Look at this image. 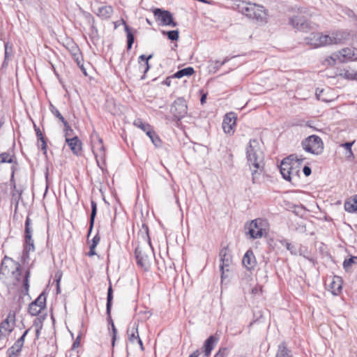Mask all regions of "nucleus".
Wrapping results in <instances>:
<instances>
[{"instance_id":"nucleus-1","label":"nucleus","mask_w":357,"mask_h":357,"mask_svg":"<svg viewBox=\"0 0 357 357\" xmlns=\"http://www.w3.org/2000/svg\"><path fill=\"white\" fill-rule=\"evenodd\" d=\"M246 156L249 165L255 168L252 172V179L255 183L257 182V175H259L264 169L263 153L259 147V142L257 139H251L250 140L246 150Z\"/></svg>"},{"instance_id":"nucleus-2","label":"nucleus","mask_w":357,"mask_h":357,"mask_svg":"<svg viewBox=\"0 0 357 357\" xmlns=\"http://www.w3.org/2000/svg\"><path fill=\"white\" fill-rule=\"evenodd\" d=\"M302 147L307 153L320 155L324 151L322 139L316 135H312L302 141Z\"/></svg>"},{"instance_id":"nucleus-3","label":"nucleus","mask_w":357,"mask_h":357,"mask_svg":"<svg viewBox=\"0 0 357 357\" xmlns=\"http://www.w3.org/2000/svg\"><path fill=\"white\" fill-rule=\"evenodd\" d=\"M340 63H345L349 61H357V50L353 47H346L338 53L333 54L327 59L330 65H335L336 61Z\"/></svg>"},{"instance_id":"nucleus-4","label":"nucleus","mask_w":357,"mask_h":357,"mask_svg":"<svg viewBox=\"0 0 357 357\" xmlns=\"http://www.w3.org/2000/svg\"><path fill=\"white\" fill-rule=\"evenodd\" d=\"M267 222L261 218H257L252 220L248 227L246 234L250 235V238L257 239L261 238L266 233V227Z\"/></svg>"},{"instance_id":"nucleus-5","label":"nucleus","mask_w":357,"mask_h":357,"mask_svg":"<svg viewBox=\"0 0 357 357\" xmlns=\"http://www.w3.org/2000/svg\"><path fill=\"white\" fill-rule=\"evenodd\" d=\"M187 112L188 106L185 100L182 97L176 99L171 107V113L177 124L187 114Z\"/></svg>"},{"instance_id":"nucleus-6","label":"nucleus","mask_w":357,"mask_h":357,"mask_svg":"<svg viewBox=\"0 0 357 357\" xmlns=\"http://www.w3.org/2000/svg\"><path fill=\"white\" fill-rule=\"evenodd\" d=\"M153 13L156 21H160V24L162 26L175 27L178 25L177 22H174L172 14L169 10L156 8L153 10Z\"/></svg>"},{"instance_id":"nucleus-7","label":"nucleus","mask_w":357,"mask_h":357,"mask_svg":"<svg viewBox=\"0 0 357 357\" xmlns=\"http://www.w3.org/2000/svg\"><path fill=\"white\" fill-rule=\"evenodd\" d=\"M219 256L220 258V269L221 271V278L223 280L228 277L227 273L229 271V267L231 264L232 259L231 255L229 254L227 247H224L220 250Z\"/></svg>"},{"instance_id":"nucleus-8","label":"nucleus","mask_w":357,"mask_h":357,"mask_svg":"<svg viewBox=\"0 0 357 357\" xmlns=\"http://www.w3.org/2000/svg\"><path fill=\"white\" fill-rule=\"evenodd\" d=\"M93 146L92 150L93 153L96 159L98 165L100 167L98 158L101 159H104L105 156V146L102 143V139L100 137V136L97 133H94L91 135Z\"/></svg>"},{"instance_id":"nucleus-9","label":"nucleus","mask_w":357,"mask_h":357,"mask_svg":"<svg viewBox=\"0 0 357 357\" xmlns=\"http://www.w3.org/2000/svg\"><path fill=\"white\" fill-rule=\"evenodd\" d=\"M46 307V296L42 292L38 298L31 302L28 308L29 313L32 316L38 315Z\"/></svg>"},{"instance_id":"nucleus-10","label":"nucleus","mask_w":357,"mask_h":357,"mask_svg":"<svg viewBox=\"0 0 357 357\" xmlns=\"http://www.w3.org/2000/svg\"><path fill=\"white\" fill-rule=\"evenodd\" d=\"M289 24L298 31L307 32L312 29L311 22L304 16H294L289 19Z\"/></svg>"},{"instance_id":"nucleus-11","label":"nucleus","mask_w":357,"mask_h":357,"mask_svg":"<svg viewBox=\"0 0 357 357\" xmlns=\"http://www.w3.org/2000/svg\"><path fill=\"white\" fill-rule=\"evenodd\" d=\"M294 158H296V156L289 155L288 157L284 158L281 164L280 165V172L282 176V178L289 182H291V163L289 162V160H292Z\"/></svg>"},{"instance_id":"nucleus-12","label":"nucleus","mask_w":357,"mask_h":357,"mask_svg":"<svg viewBox=\"0 0 357 357\" xmlns=\"http://www.w3.org/2000/svg\"><path fill=\"white\" fill-rule=\"evenodd\" d=\"M15 321V312H10L5 320H3L0 324V339L3 336L6 337V334H3L4 332H7L10 333L12 332L13 328L11 326L10 323L13 324Z\"/></svg>"},{"instance_id":"nucleus-13","label":"nucleus","mask_w":357,"mask_h":357,"mask_svg":"<svg viewBox=\"0 0 357 357\" xmlns=\"http://www.w3.org/2000/svg\"><path fill=\"white\" fill-rule=\"evenodd\" d=\"M236 114L234 112L226 114L222 122V128L226 133L234 132V128L236 126Z\"/></svg>"},{"instance_id":"nucleus-14","label":"nucleus","mask_w":357,"mask_h":357,"mask_svg":"<svg viewBox=\"0 0 357 357\" xmlns=\"http://www.w3.org/2000/svg\"><path fill=\"white\" fill-rule=\"evenodd\" d=\"M267 12L264 6L256 4L255 10L252 13L250 19L255 20L257 22L265 24L267 22Z\"/></svg>"},{"instance_id":"nucleus-15","label":"nucleus","mask_w":357,"mask_h":357,"mask_svg":"<svg viewBox=\"0 0 357 357\" xmlns=\"http://www.w3.org/2000/svg\"><path fill=\"white\" fill-rule=\"evenodd\" d=\"M153 56V54H149V56H146L145 54H142L138 57V63L139 65V70L143 71L144 74L141 77L140 79L143 80L145 79L146 73L149 70L151 66L149 64V60L151 59Z\"/></svg>"},{"instance_id":"nucleus-16","label":"nucleus","mask_w":357,"mask_h":357,"mask_svg":"<svg viewBox=\"0 0 357 357\" xmlns=\"http://www.w3.org/2000/svg\"><path fill=\"white\" fill-rule=\"evenodd\" d=\"M66 142L74 154L77 155L80 154L82 144L77 136H74L72 138L66 137Z\"/></svg>"},{"instance_id":"nucleus-17","label":"nucleus","mask_w":357,"mask_h":357,"mask_svg":"<svg viewBox=\"0 0 357 357\" xmlns=\"http://www.w3.org/2000/svg\"><path fill=\"white\" fill-rule=\"evenodd\" d=\"M219 338L215 335H210L204 342L203 345V351L206 356H208L212 350L214 349L215 344L218 343Z\"/></svg>"},{"instance_id":"nucleus-18","label":"nucleus","mask_w":357,"mask_h":357,"mask_svg":"<svg viewBox=\"0 0 357 357\" xmlns=\"http://www.w3.org/2000/svg\"><path fill=\"white\" fill-rule=\"evenodd\" d=\"M255 3L242 1L237 4V10L239 13L245 15L248 18L251 17L252 13L255 10Z\"/></svg>"},{"instance_id":"nucleus-19","label":"nucleus","mask_w":357,"mask_h":357,"mask_svg":"<svg viewBox=\"0 0 357 357\" xmlns=\"http://www.w3.org/2000/svg\"><path fill=\"white\" fill-rule=\"evenodd\" d=\"M242 263L248 270L254 268L256 264V259L252 250H248L245 252L243 257Z\"/></svg>"},{"instance_id":"nucleus-20","label":"nucleus","mask_w":357,"mask_h":357,"mask_svg":"<svg viewBox=\"0 0 357 357\" xmlns=\"http://www.w3.org/2000/svg\"><path fill=\"white\" fill-rule=\"evenodd\" d=\"M349 33L344 31H337L333 32L330 36L331 38V45L333 44H340L348 39Z\"/></svg>"},{"instance_id":"nucleus-21","label":"nucleus","mask_w":357,"mask_h":357,"mask_svg":"<svg viewBox=\"0 0 357 357\" xmlns=\"http://www.w3.org/2000/svg\"><path fill=\"white\" fill-rule=\"evenodd\" d=\"M313 39L315 40L314 45L316 47L331 45L332 40L329 35H322L317 33L314 34Z\"/></svg>"},{"instance_id":"nucleus-22","label":"nucleus","mask_w":357,"mask_h":357,"mask_svg":"<svg viewBox=\"0 0 357 357\" xmlns=\"http://www.w3.org/2000/svg\"><path fill=\"white\" fill-rule=\"evenodd\" d=\"M135 256L137 264L142 268H146L147 266L148 257L142 252L139 247L135 248Z\"/></svg>"},{"instance_id":"nucleus-23","label":"nucleus","mask_w":357,"mask_h":357,"mask_svg":"<svg viewBox=\"0 0 357 357\" xmlns=\"http://www.w3.org/2000/svg\"><path fill=\"white\" fill-rule=\"evenodd\" d=\"M68 50L77 65H79L83 61V57L79 47L74 43L69 44Z\"/></svg>"},{"instance_id":"nucleus-24","label":"nucleus","mask_w":357,"mask_h":357,"mask_svg":"<svg viewBox=\"0 0 357 357\" xmlns=\"http://www.w3.org/2000/svg\"><path fill=\"white\" fill-rule=\"evenodd\" d=\"M121 22L124 25V30L126 33L127 37V50H130L132 48L133 43L135 41V36L131 31V29L126 24V21L123 19L121 20Z\"/></svg>"},{"instance_id":"nucleus-25","label":"nucleus","mask_w":357,"mask_h":357,"mask_svg":"<svg viewBox=\"0 0 357 357\" xmlns=\"http://www.w3.org/2000/svg\"><path fill=\"white\" fill-rule=\"evenodd\" d=\"M344 209L349 213H354L357 211V195L347 199L344 205Z\"/></svg>"},{"instance_id":"nucleus-26","label":"nucleus","mask_w":357,"mask_h":357,"mask_svg":"<svg viewBox=\"0 0 357 357\" xmlns=\"http://www.w3.org/2000/svg\"><path fill=\"white\" fill-rule=\"evenodd\" d=\"M113 13V8L110 6H103L98 8L96 15L102 20H106L111 17Z\"/></svg>"},{"instance_id":"nucleus-27","label":"nucleus","mask_w":357,"mask_h":357,"mask_svg":"<svg viewBox=\"0 0 357 357\" xmlns=\"http://www.w3.org/2000/svg\"><path fill=\"white\" fill-rule=\"evenodd\" d=\"M280 242V244L282 246L285 247L286 249L289 250L292 255H297L298 254H299L300 255H303L301 248L298 249L296 245L288 242L287 240L283 239L281 240Z\"/></svg>"},{"instance_id":"nucleus-28","label":"nucleus","mask_w":357,"mask_h":357,"mask_svg":"<svg viewBox=\"0 0 357 357\" xmlns=\"http://www.w3.org/2000/svg\"><path fill=\"white\" fill-rule=\"evenodd\" d=\"M127 333L130 342H134L135 340L137 341L138 338H139L138 333V324L137 322H134L132 327L128 329Z\"/></svg>"},{"instance_id":"nucleus-29","label":"nucleus","mask_w":357,"mask_h":357,"mask_svg":"<svg viewBox=\"0 0 357 357\" xmlns=\"http://www.w3.org/2000/svg\"><path fill=\"white\" fill-rule=\"evenodd\" d=\"M6 162L18 165L15 154H11L10 152H3L0 154V164Z\"/></svg>"},{"instance_id":"nucleus-30","label":"nucleus","mask_w":357,"mask_h":357,"mask_svg":"<svg viewBox=\"0 0 357 357\" xmlns=\"http://www.w3.org/2000/svg\"><path fill=\"white\" fill-rule=\"evenodd\" d=\"M194 73H195L194 68L192 67L189 66V67L178 70L177 72H176L174 74L172 77L180 79L185 76L190 77V76L192 75Z\"/></svg>"},{"instance_id":"nucleus-31","label":"nucleus","mask_w":357,"mask_h":357,"mask_svg":"<svg viewBox=\"0 0 357 357\" xmlns=\"http://www.w3.org/2000/svg\"><path fill=\"white\" fill-rule=\"evenodd\" d=\"M275 357H292L291 351L287 347L284 342L279 344Z\"/></svg>"},{"instance_id":"nucleus-32","label":"nucleus","mask_w":357,"mask_h":357,"mask_svg":"<svg viewBox=\"0 0 357 357\" xmlns=\"http://www.w3.org/2000/svg\"><path fill=\"white\" fill-rule=\"evenodd\" d=\"M336 280H333L330 284L331 291L334 295H338L342 289V280L340 278L337 277Z\"/></svg>"},{"instance_id":"nucleus-33","label":"nucleus","mask_w":357,"mask_h":357,"mask_svg":"<svg viewBox=\"0 0 357 357\" xmlns=\"http://www.w3.org/2000/svg\"><path fill=\"white\" fill-rule=\"evenodd\" d=\"M22 346L17 342H15L14 344L7 350V355L8 357H17L19 356L22 351Z\"/></svg>"},{"instance_id":"nucleus-34","label":"nucleus","mask_w":357,"mask_h":357,"mask_svg":"<svg viewBox=\"0 0 357 357\" xmlns=\"http://www.w3.org/2000/svg\"><path fill=\"white\" fill-rule=\"evenodd\" d=\"M147 136L151 139L152 143L156 146L159 147L161 146V140L159 137L157 135L155 132L151 128L146 133Z\"/></svg>"},{"instance_id":"nucleus-35","label":"nucleus","mask_w":357,"mask_h":357,"mask_svg":"<svg viewBox=\"0 0 357 357\" xmlns=\"http://www.w3.org/2000/svg\"><path fill=\"white\" fill-rule=\"evenodd\" d=\"M162 33L165 36H167L168 39L172 41H176L179 38V31L178 30H172V31H162Z\"/></svg>"},{"instance_id":"nucleus-36","label":"nucleus","mask_w":357,"mask_h":357,"mask_svg":"<svg viewBox=\"0 0 357 357\" xmlns=\"http://www.w3.org/2000/svg\"><path fill=\"white\" fill-rule=\"evenodd\" d=\"M84 18L86 19V20L87 21L88 24L89 25H91V26L92 33H93V32L97 33L98 29L95 26L94 17L89 13H87V12H84Z\"/></svg>"},{"instance_id":"nucleus-37","label":"nucleus","mask_w":357,"mask_h":357,"mask_svg":"<svg viewBox=\"0 0 357 357\" xmlns=\"http://www.w3.org/2000/svg\"><path fill=\"white\" fill-rule=\"evenodd\" d=\"M91 215L89 221L91 222V225L94 226L95 218L97 214V204L94 200H91Z\"/></svg>"},{"instance_id":"nucleus-38","label":"nucleus","mask_w":357,"mask_h":357,"mask_svg":"<svg viewBox=\"0 0 357 357\" xmlns=\"http://www.w3.org/2000/svg\"><path fill=\"white\" fill-rule=\"evenodd\" d=\"M112 301H113V289H112V285L110 284L107 289L106 310H108V311L112 310Z\"/></svg>"},{"instance_id":"nucleus-39","label":"nucleus","mask_w":357,"mask_h":357,"mask_svg":"<svg viewBox=\"0 0 357 357\" xmlns=\"http://www.w3.org/2000/svg\"><path fill=\"white\" fill-rule=\"evenodd\" d=\"M23 248H28V250H35L34 241L32 236H24Z\"/></svg>"},{"instance_id":"nucleus-40","label":"nucleus","mask_w":357,"mask_h":357,"mask_svg":"<svg viewBox=\"0 0 357 357\" xmlns=\"http://www.w3.org/2000/svg\"><path fill=\"white\" fill-rule=\"evenodd\" d=\"M31 225V219L27 216L24 223V236H32L33 231Z\"/></svg>"},{"instance_id":"nucleus-41","label":"nucleus","mask_w":357,"mask_h":357,"mask_svg":"<svg viewBox=\"0 0 357 357\" xmlns=\"http://www.w3.org/2000/svg\"><path fill=\"white\" fill-rule=\"evenodd\" d=\"M134 126L141 128L144 132L147 133L149 130H151L152 128L149 123H146L142 122L141 119H137L134 121Z\"/></svg>"},{"instance_id":"nucleus-42","label":"nucleus","mask_w":357,"mask_h":357,"mask_svg":"<svg viewBox=\"0 0 357 357\" xmlns=\"http://www.w3.org/2000/svg\"><path fill=\"white\" fill-rule=\"evenodd\" d=\"M357 260V257L351 256L349 259H345L343 261V268L345 269L346 271H348V269L354 264H356Z\"/></svg>"},{"instance_id":"nucleus-43","label":"nucleus","mask_w":357,"mask_h":357,"mask_svg":"<svg viewBox=\"0 0 357 357\" xmlns=\"http://www.w3.org/2000/svg\"><path fill=\"white\" fill-rule=\"evenodd\" d=\"M50 109L53 115L59 119L62 123L66 121L62 114L59 112V111L56 109V107H55L52 104H50Z\"/></svg>"},{"instance_id":"nucleus-44","label":"nucleus","mask_w":357,"mask_h":357,"mask_svg":"<svg viewBox=\"0 0 357 357\" xmlns=\"http://www.w3.org/2000/svg\"><path fill=\"white\" fill-rule=\"evenodd\" d=\"M23 190L17 189L12 192V199L15 202L16 206H17L20 199L22 198Z\"/></svg>"},{"instance_id":"nucleus-45","label":"nucleus","mask_w":357,"mask_h":357,"mask_svg":"<svg viewBox=\"0 0 357 357\" xmlns=\"http://www.w3.org/2000/svg\"><path fill=\"white\" fill-rule=\"evenodd\" d=\"M290 155L296 156V158H294L292 160H289V162H292L295 166L298 165L300 167V165L303 163V160H305V158L303 157V155H298L297 154H291Z\"/></svg>"},{"instance_id":"nucleus-46","label":"nucleus","mask_w":357,"mask_h":357,"mask_svg":"<svg viewBox=\"0 0 357 357\" xmlns=\"http://www.w3.org/2000/svg\"><path fill=\"white\" fill-rule=\"evenodd\" d=\"M299 172H300V167L298 165L295 166L293 163H291V181L294 178H298L299 177Z\"/></svg>"},{"instance_id":"nucleus-47","label":"nucleus","mask_w":357,"mask_h":357,"mask_svg":"<svg viewBox=\"0 0 357 357\" xmlns=\"http://www.w3.org/2000/svg\"><path fill=\"white\" fill-rule=\"evenodd\" d=\"M29 277H30V271L27 270L25 273L24 282H23V287L26 294L28 293L29 289Z\"/></svg>"},{"instance_id":"nucleus-48","label":"nucleus","mask_w":357,"mask_h":357,"mask_svg":"<svg viewBox=\"0 0 357 357\" xmlns=\"http://www.w3.org/2000/svg\"><path fill=\"white\" fill-rule=\"evenodd\" d=\"M64 126L65 137H69L73 134V130L69 126L67 121L63 123Z\"/></svg>"},{"instance_id":"nucleus-49","label":"nucleus","mask_w":357,"mask_h":357,"mask_svg":"<svg viewBox=\"0 0 357 357\" xmlns=\"http://www.w3.org/2000/svg\"><path fill=\"white\" fill-rule=\"evenodd\" d=\"M229 351L227 347H221L218 351L215 354L214 357H227Z\"/></svg>"},{"instance_id":"nucleus-50","label":"nucleus","mask_w":357,"mask_h":357,"mask_svg":"<svg viewBox=\"0 0 357 357\" xmlns=\"http://www.w3.org/2000/svg\"><path fill=\"white\" fill-rule=\"evenodd\" d=\"M13 49L12 46H10L9 44L5 43V61L8 59V58L12 56Z\"/></svg>"},{"instance_id":"nucleus-51","label":"nucleus","mask_w":357,"mask_h":357,"mask_svg":"<svg viewBox=\"0 0 357 357\" xmlns=\"http://www.w3.org/2000/svg\"><path fill=\"white\" fill-rule=\"evenodd\" d=\"M354 142H345L342 144V146L344 147L346 151L349 153V155H353L352 151H351V146L354 144Z\"/></svg>"},{"instance_id":"nucleus-52","label":"nucleus","mask_w":357,"mask_h":357,"mask_svg":"<svg viewBox=\"0 0 357 357\" xmlns=\"http://www.w3.org/2000/svg\"><path fill=\"white\" fill-rule=\"evenodd\" d=\"M111 328H112V344L114 347L116 339L117 329L116 328L115 325L112 326Z\"/></svg>"},{"instance_id":"nucleus-53","label":"nucleus","mask_w":357,"mask_h":357,"mask_svg":"<svg viewBox=\"0 0 357 357\" xmlns=\"http://www.w3.org/2000/svg\"><path fill=\"white\" fill-rule=\"evenodd\" d=\"M34 130L36 131V135L38 140L44 139L45 137H44L41 130H40V128L36 126V124H34Z\"/></svg>"},{"instance_id":"nucleus-54","label":"nucleus","mask_w":357,"mask_h":357,"mask_svg":"<svg viewBox=\"0 0 357 357\" xmlns=\"http://www.w3.org/2000/svg\"><path fill=\"white\" fill-rule=\"evenodd\" d=\"M28 248H23L22 259L23 261H26L29 258V252L31 250H28Z\"/></svg>"},{"instance_id":"nucleus-55","label":"nucleus","mask_w":357,"mask_h":357,"mask_svg":"<svg viewBox=\"0 0 357 357\" xmlns=\"http://www.w3.org/2000/svg\"><path fill=\"white\" fill-rule=\"evenodd\" d=\"M100 241V237L98 234V233H97L94 236L93 238H92V243L90 245H92V246H94L96 248V246L98 245V244L99 243Z\"/></svg>"},{"instance_id":"nucleus-56","label":"nucleus","mask_w":357,"mask_h":357,"mask_svg":"<svg viewBox=\"0 0 357 357\" xmlns=\"http://www.w3.org/2000/svg\"><path fill=\"white\" fill-rule=\"evenodd\" d=\"M356 74L349 72V70H344V77L348 79H356Z\"/></svg>"},{"instance_id":"nucleus-57","label":"nucleus","mask_w":357,"mask_h":357,"mask_svg":"<svg viewBox=\"0 0 357 357\" xmlns=\"http://www.w3.org/2000/svg\"><path fill=\"white\" fill-rule=\"evenodd\" d=\"M106 314H107V321L108 325L112 327V326L114 325V321L111 316V310H109V311L106 310Z\"/></svg>"},{"instance_id":"nucleus-58","label":"nucleus","mask_w":357,"mask_h":357,"mask_svg":"<svg viewBox=\"0 0 357 357\" xmlns=\"http://www.w3.org/2000/svg\"><path fill=\"white\" fill-rule=\"evenodd\" d=\"M303 172L305 176H309L312 173V169L309 166L305 165L303 169Z\"/></svg>"},{"instance_id":"nucleus-59","label":"nucleus","mask_w":357,"mask_h":357,"mask_svg":"<svg viewBox=\"0 0 357 357\" xmlns=\"http://www.w3.org/2000/svg\"><path fill=\"white\" fill-rule=\"evenodd\" d=\"M21 273H21V267H20V265L19 264H17V267H16V270H15V271H13V275L17 274L15 277H16V279H17V280H20V278H19V277L21 275Z\"/></svg>"},{"instance_id":"nucleus-60","label":"nucleus","mask_w":357,"mask_h":357,"mask_svg":"<svg viewBox=\"0 0 357 357\" xmlns=\"http://www.w3.org/2000/svg\"><path fill=\"white\" fill-rule=\"evenodd\" d=\"M95 250H96V247L90 245L89 251L88 252L87 255L89 257H93V256L96 255V252Z\"/></svg>"},{"instance_id":"nucleus-61","label":"nucleus","mask_w":357,"mask_h":357,"mask_svg":"<svg viewBox=\"0 0 357 357\" xmlns=\"http://www.w3.org/2000/svg\"><path fill=\"white\" fill-rule=\"evenodd\" d=\"M79 344H80V336L78 335L72 345V349H75V348L78 347L79 346Z\"/></svg>"},{"instance_id":"nucleus-62","label":"nucleus","mask_w":357,"mask_h":357,"mask_svg":"<svg viewBox=\"0 0 357 357\" xmlns=\"http://www.w3.org/2000/svg\"><path fill=\"white\" fill-rule=\"evenodd\" d=\"M40 141L42 142L41 149L43 151V154L46 155L47 154V143H46V141H45V139H42V140H40Z\"/></svg>"},{"instance_id":"nucleus-63","label":"nucleus","mask_w":357,"mask_h":357,"mask_svg":"<svg viewBox=\"0 0 357 357\" xmlns=\"http://www.w3.org/2000/svg\"><path fill=\"white\" fill-rule=\"evenodd\" d=\"M62 273L59 271L56 272L54 276V281L56 284H60V281L61 279Z\"/></svg>"},{"instance_id":"nucleus-64","label":"nucleus","mask_w":357,"mask_h":357,"mask_svg":"<svg viewBox=\"0 0 357 357\" xmlns=\"http://www.w3.org/2000/svg\"><path fill=\"white\" fill-rule=\"evenodd\" d=\"M10 187L11 188L15 190H17V185H16V183H15V176H10Z\"/></svg>"}]
</instances>
